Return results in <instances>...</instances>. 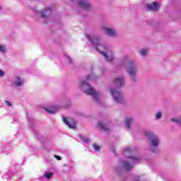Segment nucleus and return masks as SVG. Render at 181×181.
I'll use <instances>...</instances> for the list:
<instances>
[{
  "label": "nucleus",
  "mask_w": 181,
  "mask_h": 181,
  "mask_svg": "<svg viewBox=\"0 0 181 181\" xmlns=\"http://www.w3.org/2000/svg\"><path fill=\"white\" fill-rule=\"evenodd\" d=\"M126 71L133 84L138 83V73L139 67L135 60H129L126 66Z\"/></svg>",
  "instance_id": "5"
},
{
  "label": "nucleus",
  "mask_w": 181,
  "mask_h": 181,
  "mask_svg": "<svg viewBox=\"0 0 181 181\" xmlns=\"http://www.w3.org/2000/svg\"><path fill=\"white\" fill-rule=\"evenodd\" d=\"M1 9H2V8L0 6V11H1Z\"/></svg>",
  "instance_id": "32"
},
{
  "label": "nucleus",
  "mask_w": 181,
  "mask_h": 181,
  "mask_svg": "<svg viewBox=\"0 0 181 181\" xmlns=\"http://www.w3.org/2000/svg\"><path fill=\"white\" fill-rule=\"evenodd\" d=\"M113 83L115 86L117 87L110 89V93L114 98V101L116 102L117 104H125V98H124V95L121 93L120 90L125 84V76H121L115 78Z\"/></svg>",
  "instance_id": "3"
},
{
  "label": "nucleus",
  "mask_w": 181,
  "mask_h": 181,
  "mask_svg": "<svg viewBox=\"0 0 181 181\" xmlns=\"http://www.w3.org/2000/svg\"><path fill=\"white\" fill-rule=\"evenodd\" d=\"M0 52L5 53V52H6V47H5V45H0Z\"/></svg>",
  "instance_id": "25"
},
{
  "label": "nucleus",
  "mask_w": 181,
  "mask_h": 181,
  "mask_svg": "<svg viewBox=\"0 0 181 181\" xmlns=\"http://www.w3.org/2000/svg\"><path fill=\"white\" fill-rule=\"evenodd\" d=\"M28 125L31 127V128H35V122L36 121L33 117H29V114H27Z\"/></svg>",
  "instance_id": "16"
},
{
  "label": "nucleus",
  "mask_w": 181,
  "mask_h": 181,
  "mask_svg": "<svg viewBox=\"0 0 181 181\" xmlns=\"http://www.w3.org/2000/svg\"><path fill=\"white\" fill-rule=\"evenodd\" d=\"M162 118V112L159 111L156 114V120L160 119Z\"/></svg>",
  "instance_id": "23"
},
{
  "label": "nucleus",
  "mask_w": 181,
  "mask_h": 181,
  "mask_svg": "<svg viewBox=\"0 0 181 181\" xmlns=\"http://www.w3.org/2000/svg\"><path fill=\"white\" fill-rule=\"evenodd\" d=\"M65 60L68 64H73V60L70 58L69 56H66Z\"/></svg>",
  "instance_id": "22"
},
{
  "label": "nucleus",
  "mask_w": 181,
  "mask_h": 181,
  "mask_svg": "<svg viewBox=\"0 0 181 181\" xmlns=\"http://www.w3.org/2000/svg\"><path fill=\"white\" fill-rule=\"evenodd\" d=\"M133 181H139V176H135Z\"/></svg>",
  "instance_id": "31"
},
{
  "label": "nucleus",
  "mask_w": 181,
  "mask_h": 181,
  "mask_svg": "<svg viewBox=\"0 0 181 181\" xmlns=\"http://www.w3.org/2000/svg\"><path fill=\"white\" fill-rule=\"evenodd\" d=\"M171 122H174L175 124H177L181 127V116H178L177 117H173L170 119Z\"/></svg>",
  "instance_id": "17"
},
{
  "label": "nucleus",
  "mask_w": 181,
  "mask_h": 181,
  "mask_svg": "<svg viewBox=\"0 0 181 181\" xmlns=\"http://www.w3.org/2000/svg\"><path fill=\"white\" fill-rule=\"evenodd\" d=\"M78 87L81 91H83V93H86V94H88V95H92L93 97V100L96 101V103H98L100 101V96H98V93L95 91V89H94L90 84L87 83V81H81L78 83Z\"/></svg>",
  "instance_id": "6"
},
{
  "label": "nucleus",
  "mask_w": 181,
  "mask_h": 181,
  "mask_svg": "<svg viewBox=\"0 0 181 181\" xmlns=\"http://www.w3.org/2000/svg\"><path fill=\"white\" fill-rule=\"evenodd\" d=\"M98 125L101 128V129H103L105 132H111V128L108 127V126H107L104 122H98Z\"/></svg>",
  "instance_id": "14"
},
{
  "label": "nucleus",
  "mask_w": 181,
  "mask_h": 181,
  "mask_svg": "<svg viewBox=\"0 0 181 181\" xmlns=\"http://www.w3.org/2000/svg\"><path fill=\"white\" fill-rule=\"evenodd\" d=\"M39 13L40 16H41L42 19H49V17L50 16V15H52V8H46L45 10L40 11Z\"/></svg>",
  "instance_id": "9"
},
{
  "label": "nucleus",
  "mask_w": 181,
  "mask_h": 181,
  "mask_svg": "<svg viewBox=\"0 0 181 181\" xmlns=\"http://www.w3.org/2000/svg\"><path fill=\"white\" fill-rule=\"evenodd\" d=\"M46 163H52V159L50 158H47L45 160Z\"/></svg>",
  "instance_id": "30"
},
{
  "label": "nucleus",
  "mask_w": 181,
  "mask_h": 181,
  "mask_svg": "<svg viewBox=\"0 0 181 181\" xmlns=\"http://www.w3.org/2000/svg\"><path fill=\"white\" fill-rule=\"evenodd\" d=\"M97 78H98V77L95 76V75H94V74H89V75H88L87 77H86V80H87V81H88V80H93V81H94V80H96Z\"/></svg>",
  "instance_id": "20"
},
{
  "label": "nucleus",
  "mask_w": 181,
  "mask_h": 181,
  "mask_svg": "<svg viewBox=\"0 0 181 181\" xmlns=\"http://www.w3.org/2000/svg\"><path fill=\"white\" fill-rule=\"evenodd\" d=\"M63 121L64 124H66L69 128H71L72 129H74V128H76V121L74 120L69 121L66 117H63Z\"/></svg>",
  "instance_id": "12"
},
{
  "label": "nucleus",
  "mask_w": 181,
  "mask_h": 181,
  "mask_svg": "<svg viewBox=\"0 0 181 181\" xmlns=\"http://www.w3.org/2000/svg\"><path fill=\"white\" fill-rule=\"evenodd\" d=\"M59 106L53 105L48 107H45L44 110L48 114H56L59 111Z\"/></svg>",
  "instance_id": "10"
},
{
  "label": "nucleus",
  "mask_w": 181,
  "mask_h": 181,
  "mask_svg": "<svg viewBox=\"0 0 181 181\" xmlns=\"http://www.w3.org/2000/svg\"><path fill=\"white\" fill-rule=\"evenodd\" d=\"M140 54L141 56H146V54H148V50L143 49L140 51Z\"/></svg>",
  "instance_id": "24"
},
{
  "label": "nucleus",
  "mask_w": 181,
  "mask_h": 181,
  "mask_svg": "<svg viewBox=\"0 0 181 181\" xmlns=\"http://www.w3.org/2000/svg\"><path fill=\"white\" fill-rule=\"evenodd\" d=\"M23 83H25V80L21 78L20 76L16 77V81H14V85L16 87H22L23 86Z\"/></svg>",
  "instance_id": "13"
},
{
  "label": "nucleus",
  "mask_w": 181,
  "mask_h": 181,
  "mask_svg": "<svg viewBox=\"0 0 181 181\" xmlns=\"http://www.w3.org/2000/svg\"><path fill=\"white\" fill-rule=\"evenodd\" d=\"M33 132H34V135H35V136H36L37 139H38V141H40V139H42V135L40 134H39V132L37 130H35Z\"/></svg>",
  "instance_id": "21"
},
{
  "label": "nucleus",
  "mask_w": 181,
  "mask_h": 181,
  "mask_svg": "<svg viewBox=\"0 0 181 181\" xmlns=\"http://www.w3.org/2000/svg\"><path fill=\"white\" fill-rule=\"evenodd\" d=\"M124 155L127 158V160H119V166L115 168V172H117L118 175H121V172H122L123 169L127 172L132 170V169H134V165H136V163H139L142 160L140 156H133L134 149H132V147H127L124 150Z\"/></svg>",
  "instance_id": "1"
},
{
  "label": "nucleus",
  "mask_w": 181,
  "mask_h": 181,
  "mask_svg": "<svg viewBox=\"0 0 181 181\" xmlns=\"http://www.w3.org/2000/svg\"><path fill=\"white\" fill-rule=\"evenodd\" d=\"M78 137L81 139V141L83 142H84V144H88V142H90V139L81 134H78Z\"/></svg>",
  "instance_id": "18"
},
{
  "label": "nucleus",
  "mask_w": 181,
  "mask_h": 181,
  "mask_svg": "<svg viewBox=\"0 0 181 181\" xmlns=\"http://www.w3.org/2000/svg\"><path fill=\"white\" fill-rule=\"evenodd\" d=\"M5 76V72L4 71L0 70V77H4Z\"/></svg>",
  "instance_id": "29"
},
{
  "label": "nucleus",
  "mask_w": 181,
  "mask_h": 181,
  "mask_svg": "<svg viewBox=\"0 0 181 181\" xmlns=\"http://www.w3.org/2000/svg\"><path fill=\"white\" fill-rule=\"evenodd\" d=\"M87 39L95 47L96 50L104 56L107 62H112L114 60V54L112 51L108 49V47L104 44H100V36L87 34Z\"/></svg>",
  "instance_id": "2"
},
{
  "label": "nucleus",
  "mask_w": 181,
  "mask_h": 181,
  "mask_svg": "<svg viewBox=\"0 0 181 181\" xmlns=\"http://www.w3.org/2000/svg\"><path fill=\"white\" fill-rule=\"evenodd\" d=\"M132 121H134V119L132 117H127L124 124L127 129H131V124H132Z\"/></svg>",
  "instance_id": "15"
},
{
  "label": "nucleus",
  "mask_w": 181,
  "mask_h": 181,
  "mask_svg": "<svg viewBox=\"0 0 181 181\" xmlns=\"http://www.w3.org/2000/svg\"><path fill=\"white\" fill-rule=\"evenodd\" d=\"M145 135L148 139V149L153 153H158L159 152V145H160V139L158 135L152 132L147 131Z\"/></svg>",
  "instance_id": "4"
},
{
  "label": "nucleus",
  "mask_w": 181,
  "mask_h": 181,
  "mask_svg": "<svg viewBox=\"0 0 181 181\" xmlns=\"http://www.w3.org/2000/svg\"><path fill=\"white\" fill-rule=\"evenodd\" d=\"M147 9L153 12H158L159 4H158V2H153L152 4H147Z\"/></svg>",
  "instance_id": "11"
},
{
  "label": "nucleus",
  "mask_w": 181,
  "mask_h": 181,
  "mask_svg": "<svg viewBox=\"0 0 181 181\" xmlns=\"http://www.w3.org/2000/svg\"><path fill=\"white\" fill-rule=\"evenodd\" d=\"M52 176H53V173H46L43 177H41V180H43V179H50V177H52Z\"/></svg>",
  "instance_id": "19"
},
{
  "label": "nucleus",
  "mask_w": 181,
  "mask_h": 181,
  "mask_svg": "<svg viewBox=\"0 0 181 181\" xmlns=\"http://www.w3.org/2000/svg\"><path fill=\"white\" fill-rule=\"evenodd\" d=\"M54 158L57 160H62V157L57 155L54 156Z\"/></svg>",
  "instance_id": "28"
},
{
  "label": "nucleus",
  "mask_w": 181,
  "mask_h": 181,
  "mask_svg": "<svg viewBox=\"0 0 181 181\" xmlns=\"http://www.w3.org/2000/svg\"><path fill=\"white\" fill-rule=\"evenodd\" d=\"M72 2L76 4V6L81 8V9H83V11H87L88 12H91V11H94V7L93 4H90L88 0H71Z\"/></svg>",
  "instance_id": "7"
},
{
  "label": "nucleus",
  "mask_w": 181,
  "mask_h": 181,
  "mask_svg": "<svg viewBox=\"0 0 181 181\" xmlns=\"http://www.w3.org/2000/svg\"><path fill=\"white\" fill-rule=\"evenodd\" d=\"M5 103L8 107H12V103H11V102L6 100Z\"/></svg>",
  "instance_id": "27"
},
{
  "label": "nucleus",
  "mask_w": 181,
  "mask_h": 181,
  "mask_svg": "<svg viewBox=\"0 0 181 181\" xmlns=\"http://www.w3.org/2000/svg\"><path fill=\"white\" fill-rule=\"evenodd\" d=\"M100 146L97 144H93V149H95V151H100Z\"/></svg>",
  "instance_id": "26"
},
{
  "label": "nucleus",
  "mask_w": 181,
  "mask_h": 181,
  "mask_svg": "<svg viewBox=\"0 0 181 181\" xmlns=\"http://www.w3.org/2000/svg\"><path fill=\"white\" fill-rule=\"evenodd\" d=\"M100 30L107 36H110V37H118L119 36L118 32H117L115 28L102 26L100 27Z\"/></svg>",
  "instance_id": "8"
}]
</instances>
